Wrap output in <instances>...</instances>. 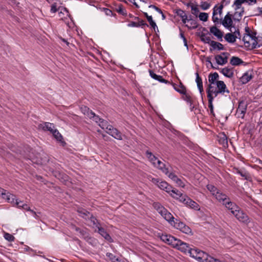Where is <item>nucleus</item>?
Masks as SVG:
<instances>
[{
	"label": "nucleus",
	"instance_id": "1",
	"mask_svg": "<svg viewBox=\"0 0 262 262\" xmlns=\"http://www.w3.org/2000/svg\"><path fill=\"white\" fill-rule=\"evenodd\" d=\"M207 95L214 98L220 96L230 97V91L223 81L219 80L217 73H211L208 75V84L206 89Z\"/></svg>",
	"mask_w": 262,
	"mask_h": 262
},
{
	"label": "nucleus",
	"instance_id": "2",
	"mask_svg": "<svg viewBox=\"0 0 262 262\" xmlns=\"http://www.w3.org/2000/svg\"><path fill=\"white\" fill-rule=\"evenodd\" d=\"M169 84H171L170 82ZM173 89L179 93L183 94V99L186 101L189 106V108L191 111H192L195 108L194 105H193L192 99L191 97L186 93V88L180 82L179 84L171 83Z\"/></svg>",
	"mask_w": 262,
	"mask_h": 262
},
{
	"label": "nucleus",
	"instance_id": "3",
	"mask_svg": "<svg viewBox=\"0 0 262 262\" xmlns=\"http://www.w3.org/2000/svg\"><path fill=\"white\" fill-rule=\"evenodd\" d=\"M246 33L245 34L243 40L246 47H251L252 48H256L259 47L258 45L257 38L256 37V33L255 32H251L246 29Z\"/></svg>",
	"mask_w": 262,
	"mask_h": 262
},
{
	"label": "nucleus",
	"instance_id": "4",
	"mask_svg": "<svg viewBox=\"0 0 262 262\" xmlns=\"http://www.w3.org/2000/svg\"><path fill=\"white\" fill-rule=\"evenodd\" d=\"M146 156L155 167L161 170L165 174H168V168L166 167V165L163 162L159 160L150 151H147L146 152Z\"/></svg>",
	"mask_w": 262,
	"mask_h": 262
},
{
	"label": "nucleus",
	"instance_id": "5",
	"mask_svg": "<svg viewBox=\"0 0 262 262\" xmlns=\"http://www.w3.org/2000/svg\"><path fill=\"white\" fill-rule=\"evenodd\" d=\"M224 2L223 0L220 5H216L213 8L212 20L215 25L221 24Z\"/></svg>",
	"mask_w": 262,
	"mask_h": 262
},
{
	"label": "nucleus",
	"instance_id": "6",
	"mask_svg": "<svg viewBox=\"0 0 262 262\" xmlns=\"http://www.w3.org/2000/svg\"><path fill=\"white\" fill-rule=\"evenodd\" d=\"M248 102L246 99H241L238 102V108L235 115L237 118L243 119L247 111Z\"/></svg>",
	"mask_w": 262,
	"mask_h": 262
},
{
	"label": "nucleus",
	"instance_id": "7",
	"mask_svg": "<svg viewBox=\"0 0 262 262\" xmlns=\"http://www.w3.org/2000/svg\"><path fill=\"white\" fill-rule=\"evenodd\" d=\"M201 179L202 183L201 184V186L203 187L204 186H206L207 189L211 193V194L214 196L217 192L220 191L215 186H214L212 184H208V180L206 178L202 176L200 174V177L198 174V180Z\"/></svg>",
	"mask_w": 262,
	"mask_h": 262
},
{
	"label": "nucleus",
	"instance_id": "8",
	"mask_svg": "<svg viewBox=\"0 0 262 262\" xmlns=\"http://www.w3.org/2000/svg\"><path fill=\"white\" fill-rule=\"evenodd\" d=\"M173 225H172L175 228L180 230L181 232L188 235H192V231L190 228L186 225L184 223L176 220V222H173Z\"/></svg>",
	"mask_w": 262,
	"mask_h": 262
},
{
	"label": "nucleus",
	"instance_id": "9",
	"mask_svg": "<svg viewBox=\"0 0 262 262\" xmlns=\"http://www.w3.org/2000/svg\"><path fill=\"white\" fill-rule=\"evenodd\" d=\"M160 238L163 242L171 246L173 248L176 245H177V243H178V239L170 234H162L161 235Z\"/></svg>",
	"mask_w": 262,
	"mask_h": 262
},
{
	"label": "nucleus",
	"instance_id": "10",
	"mask_svg": "<svg viewBox=\"0 0 262 262\" xmlns=\"http://www.w3.org/2000/svg\"><path fill=\"white\" fill-rule=\"evenodd\" d=\"M236 219L242 223L248 224L250 222L248 216L240 208L233 215Z\"/></svg>",
	"mask_w": 262,
	"mask_h": 262
},
{
	"label": "nucleus",
	"instance_id": "11",
	"mask_svg": "<svg viewBox=\"0 0 262 262\" xmlns=\"http://www.w3.org/2000/svg\"><path fill=\"white\" fill-rule=\"evenodd\" d=\"M80 236L84 238L89 244L93 246L97 245V241L96 238L90 236L86 231H80Z\"/></svg>",
	"mask_w": 262,
	"mask_h": 262
},
{
	"label": "nucleus",
	"instance_id": "12",
	"mask_svg": "<svg viewBox=\"0 0 262 262\" xmlns=\"http://www.w3.org/2000/svg\"><path fill=\"white\" fill-rule=\"evenodd\" d=\"M229 54L228 53H222L221 54L215 56L214 59L217 64L224 65L227 62V59Z\"/></svg>",
	"mask_w": 262,
	"mask_h": 262
},
{
	"label": "nucleus",
	"instance_id": "13",
	"mask_svg": "<svg viewBox=\"0 0 262 262\" xmlns=\"http://www.w3.org/2000/svg\"><path fill=\"white\" fill-rule=\"evenodd\" d=\"M186 6V9L196 17V2L195 0H190L188 2L185 4Z\"/></svg>",
	"mask_w": 262,
	"mask_h": 262
},
{
	"label": "nucleus",
	"instance_id": "14",
	"mask_svg": "<svg viewBox=\"0 0 262 262\" xmlns=\"http://www.w3.org/2000/svg\"><path fill=\"white\" fill-rule=\"evenodd\" d=\"M0 195L9 203H14L15 195L9 192L6 193V190L0 187Z\"/></svg>",
	"mask_w": 262,
	"mask_h": 262
},
{
	"label": "nucleus",
	"instance_id": "15",
	"mask_svg": "<svg viewBox=\"0 0 262 262\" xmlns=\"http://www.w3.org/2000/svg\"><path fill=\"white\" fill-rule=\"evenodd\" d=\"M170 179H171L176 184L181 187H184L185 183L181 179H179L177 176L172 172H169L168 171V174H166Z\"/></svg>",
	"mask_w": 262,
	"mask_h": 262
},
{
	"label": "nucleus",
	"instance_id": "16",
	"mask_svg": "<svg viewBox=\"0 0 262 262\" xmlns=\"http://www.w3.org/2000/svg\"><path fill=\"white\" fill-rule=\"evenodd\" d=\"M177 245L174 248L178 249L179 250L181 251L182 252L187 253V252L188 251L190 246L186 243H184L178 239V243H177Z\"/></svg>",
	"mask_w": 262,
	"mask_h": 262
},
{
	"label": "nucleus",
	"instance_id": "17",
	"mask_svg": "<svg viewBox=\"0 0 262 262\" xmlns=\"http://www.w3.org/2000/svg\"><path fill=\"white\" fill-rule=\"evenodd\" d=\"M96 228L98 229V232L107 241L112 242L113 239L110 234L107 233L106 230L100 226L96 225Z\"/></svg>",
	"mask_w": 262,
	"mask_h": 262
},
{
	"label": "nucleus",
	"instance_id": "18",
	"mask_svg": "<svg viewBox=\"0 0 262 262\" xmlns=\"http://www.w3.org/2000/svg\"><path fill=\"white\" fill-rule=\"evenodd\" d=\"M232 23L231 15H230L229 12L225 16L223 19L222 18L221 24L226 28L231 27Z\"/></svg>",
	"mask_w": 262,
	"mask_h": 262
},
{
	"label": "nucleus",
	"instance_id": "19",
	"mask_svg": "<svg viewBox=\"0 0 262 262\" xmlns=\"http://www.w3.org/2000/svg\"><path fill=\"white\" fill-rule=\"evenodd\" d=\"M211 256L203 251L198 250V261L208 262Z\"/></svg>",
	"mask_w": 262,
	"mask_h": 262
},
{
	"label": "nucleus",
	"instance_id": "20",
	"mask_svg": "<svg viewBox=\"0 0 262 262\" xmlns=\"http://www.w3.org/2000/svg\"><path fill=\"white\" fill-rule=\"evenodd\" d=\"M216 199L223 205L225 204L226 201H229V198L225 194L219 191L214 196Z\"/></svg>",
	"mask_w": 262,
	"mask_h": 262
},
{
	"label": "nucleus",
	"instance_id": "21",
	"mask_svg": "<svg viewBox=\"0 0 262 262\" xmlns=\"http://www.w3.org/2000/svg\"><path fill=\"white\" fill-rule=\"evenodd\" d=\"M157 185L160 189L165 191L168 193H170V191H171L172 187L164 181L160 179V181Z\"/></svg>",
	"mask_w": 262,
	"mask_h": 262
},
{
	"label": "nucleus",
	"instance_id": "22",
	"mask_svg": "<svg viewBox=\"0 0 262 262\" xmlns=\"http://www.w3.org/2000/svg\"><path fill=\"white\" fill-rule=\"evenodd\" d=\"M39 127L42 128L44 130H48L52 133L55 129L54 124L50 122H44L39 125Z\"/></svg>",
	"mask_w": 262,
	"mask_h": 262
},
{
	"label": "nucleus",
	"instance_id": "23",
	"mask_svg": "<svg viewBox=\"0 0 262 262\" xmlns=\"http://www.w3.org/2000/svg\"><path fill=\"white\" fill-rule=\"evenodd\" d=\"M106 132L116 139H122L121 133L116 128H114L113 126L110 128V130H108V131H106Z\"/></svg>",
	"mask_w": 262,
	"mask_h": 262
},
{
	"label": "nucleus",
	"instance_id": "24",
	"mask_svg": "<svg viewBox=\"0 0 262 262\" xmlns=\"http://www.w3.org/2000/svg\"><path fill=\"white\" fill-rule=\"evenodd\" d=\"M210 32L213 35L215 36L219 39L222 40L223 32L219 29L216 27H211L210 28Z\"/></svg>",
	"mask_w": 262,
	"mask_h": 262
},
{
	"label": "nucleus",
	"instance_id": "25",
	"mask_svg": "<svg viewBox=\"0 0 262 262\" xmlns=\"http://www.w3.org/2000/svg\"><path fill=\"white\" fill-rule=\"evenodd\" d=\"M220 72L225 77L230 78H232L234 75L233 68L228 67L222 69Z\"/></svg>",
	"mask_w": 262,
	"mask_h": 262
},
{
	"label": "nucleus",
	"instance_id": "26",
	"mask_svg": "<svg viewBox=\"0 0 262 262\" xmlns=\"http://www.w3.org/2000/svg\"><path fill=\"white\" fill-rule=\"evenodd\" d=\"M149 75L151 76V78H152L153 79H154L156 80H158V81H159L160 82L165 83L166 84L170 83L169 81L163 78L162 76L157 75L152 70H149Z\"/></svg>",
	"mask_w": 262,
	"mask_h": 262
},
{
	"label": "nucleus",
	"instance_id": "27",
	"mask_svg": "<svg viewBox=\"0 0 262 262\" xmlns=\"http://www.w3.org/2000/svg\"><path fill=\"white\" fill-rule=\"evenodd\" d=\"M189 17L184 21V24L190 29H195L196 28V21L193 19L190 16Z\"/></svg>",
	"mask_w": 262,
	"mask_h": 262
},
{
	"label": "nucleus",
	"instance_id": "28",
	"mask_svg": "<svg viewBox=\"0 0 262 262\" xmlns=\"http://www.w3.org/2000/svg\"><path fill=\"white\" fill-rule=\"evenodd\" d=\"M167 221L169 222L170 224L172 226L173 225V222H176L174 221V217L169 212L167 209H166L164 211V213H162L161 214Z\"/></svg>",
	"mask_w": 262,
	"mask_h": 262
},
{
	"label": "nucleus",
	"instance_id": "29",
	"mask_svg": "<svg viewBox=\"0 0 262 262\" xmlns=\"http://www.w3.org/2000/svg\"><path fill=\"white\" fill-rule=\"evenodd\" d=\"M252 78V75L251 72H247L243 74L240 78V81L243 84L248 83Z\"/></svg>",
	"mask_w": 262,
	"mask_h": 262
},
{
	"label": "nucleus",
	"instance_id": "30",
	"mask_svg": "<svg viewBox=\"0 0 262 262\" xmlns=\"http://www.w3.org/2000/svg\"><path fill=\"white\" fill-rule=\"evenodd\" d=\"M13 204L16 205L18 208H23L24 210L29 211L30 212L31 209L30 207L27 204H23L22 205H20V204H23V202L21 201H19L17 199L15 198L14 203H12Z\"/></svg>",
	"mask_w": 262,
	"mask_h": 262
},
{
	"label": "nucleus",
	"instance_id": "31",
	"mask_svg": "<svg viewBox=\"0 0 262 262\" xmlns=\"http://www.w3.org/2000/svg\"><path fill=\"white\" fill-rule=\"evenodd\" d=\"M237 37V36L235 34H232L231 33H227L224 37L225 40L230 43H233L235 42Z\"/></svg>",
	"mask_w": 262,
	"mask_h": 262
},
{
	"label": "nucleus",
	"instance_id": "32",
	"mask_svg": "<svg viewBox=\"0 0 262 262\" xmlns=\"http://www.w3.org/2000/svg\"><path fill=\"white\" fill-rule=\"evenodd\" d=\"M168 193L171 196L176 200H178L180 197H181V195L182 194L181 192L175 188H173L172 187L171 188V191H170V193Z\"/></svg>",
	"mask_w": 262,
	"mask_h": 262
},
{
	"label": "nucleus",
	"instance_id": "33",
	"mask_svg": "<svg viewBox=\"0 0 262 262\" xmlns=\"http://www.w3.org/2000/svg\"><path fill=\"white\" fill-rule=\"evenodd\" d=\"M219 141L220 144L222 145L224 147H228V140L225 134H222L220 135Z\"/></svg>",
	"mask_w": 262,
	"mask_h": 262
},
{
	"label": "nucleus",
	"instance_id": "34",
	"mask_svg": "<svg viewBox=\"0 0 262 262\" xmlns=\"http://www.w3.org/2000/svg\"><path fill=\"white\" fill-rule=\"evenodd\" d=\"M153 206L161 214L164 213V211L166 210V209L159 203H154Z\"/></svg>",
	"mask_w": 262,
	"mask_h": 262
},
{
	"label": "nucleus",
	"instance_id": "35",
	"mask_svg": "<svg viewBox=\"0 0 262 262\" xmlns=\"http://www.w3.org/2000/svg\"><path fill=\"white\" fill-rule=\"evenodd\" d=\"M177 15L182 18V20L184 23L185 20L188 18L185 11L181 9H179L176 12Z\"/></svg>",
	"mask_w": 262,
	"mask_h": 262
},
{
	"label": "nucleus",
	"instance_id": "36",
	"mask_svg": "<svg viewBox=\"0 0 262 262\" xmlns=\"http://www.w3.org/2000/svg\"><path fill=\"white\" fill-rule=\"evenodd\" d=\"M243 62L242 59L237 57L233 56L230 60V63L233 66H238Z\"/></svg>",
	"mask_w": 262,
	"mask_h": 262
},
{
	"label": "nucleus",
	"instance_id": "37",
	"mask_svg": "<svg viewBox=\"0 0 262 262\" xmlns=\"http://www.w3.org/2000/svg\"><path fill=\"white\" fill-rule=\"evenodd\" d=\"M99 125L102 129H106L107 130V131H108V130H110V128L112 126V125L109 124L106 121H105L103 119H102V120L99 123Z\"/></svg>",
	"mask_w": 262,
	"mask_h": 262
},
{
	"label": "nucleus",
	"instance_id": "38",
	"mask_svg": "<svg viewBox=\"0 0 262 262\" xmlns=\"http://www.w3.org/2000/svg\"><path fill=\"white\" fill-rule=\"evenodd\" d=\"M81 110L83 114L87 116L88 117L92 116V115H93V111L86 106H82Z\"/></svg>",
	"mask_w": 262,
	"mask_h": 262
},
{
	"label": "nucleus",
	"instance_id": "39",
	"mask_svg": "<svg viewBox=\"0 0 262 262\" xmlns=\"http://www.w3.org/2000/svg\"><path fill=\"white\" fill-rule=\"evenodd\" d=\"M52 134L58 141L63 142L62 136L57 129H55Z\"/></svg>",
	"mask_w": 262,
	"mask_h": 262
},
{
	"label": "nucleus",
	"instance_id": "40",
	"mask_svg": "<svg viewBox=\"0 0 262 262\" xmlns=\"http://www.w3.org/2000/svg\"><path fill=\"white\" fill-rule=\"evenodd\" d=\"M209 45L213 48V49H223V46L221 43L214 41H211L209 42Z\"/></svg>",
	"mask_w": 262,
	"mask_h": 262
},
{
	"label": "nucleus",
	"instance_id": "41",
	"mask_svg": "<svg viewBox=\"0 0 262 262\" xmlns=\"http://www.w3.org/2000/svg\"><path fill=\"white\" fill-rule=\"evenodd\" d=\"M78 212L79 213V215L81 216L83 218L86 219L89 218L90 213L89 212L87 211L86 210L84 209H80L78 210Z\"/></svg>",
	"mask_w": 262,
	"mask_h": 262
},
{
	"label": "nucleus",
	"instance_id": "42",
	"mask_svg": "<svg viewBox=\"0 0 262 262\" xmlns=\"http://www.w3.org/2000/svg\"><path fill=\"white\" fill-rule=\"evenodd\" d=\"M198 16L200 20L205 22L208 20L209 15L207 13L200 12Z\"/></svg>",
	"mask_w": 262,
	"mask_h": 262
},
{
	"label": "nucleus",
	"instance_id": "43",
	"mask_svg": "<svg viewBox=\"0 0 262 262\" xmlns=\"http://www.w3.org/2000/svg\"><path fill=\"white\" fill-rule=\"evenodd\" d=\"M116 11L118 13L123 16L127 15L126 11L122 5L118 6V7L116 8Z\"/></svg>",
	"mask_w": 262,
	"mask_h": 262
},
{
	"label": "nucleus",
	"instance_id": "44",
	"mask_svg": "<svg viewBox=\"0 0 262 262\" xmlns=\"http://www.w3.org/2000/svg\"><path fill=\"white\" fill-rule=\"evenodd\" d=\"M187 253L191 257L196 259V249L190 247Z\"/></svg>",
	"mask_w": 262,
	"mask_h": 262
},
{
	"label": "nucleus",
	"instance_id": "45",
	"mask_svg": "<svg viewBox=\"0 0 262 262\" xmlns=\"http://www.w3.org/2000/svg\"><path fill=\"white\" fill-rule=\"evenodd\" d=\"M106 255L112 262H119L120 260V259L111 253L107 252Z\"/></svg>",
	"mask_w": 262,
	"mask_h": 262
},
{
	"label": "nucleus",
	"instance_id": "46",
	"mask_svg": "<svg viewBox=\"0 0 262 262\" xmlns=\"http://www.w3.org/2000/svg\"><path fill=\"white\" fill-rule=\"evenodd\" d=\"M147 20L149 22V25L154 29L155 31H156V29L158 30V27L156 23L153 20L151 16L150 17H147Z\"/></svg>",
	"mask_w": 262,
	"mask_h": 262
},
{
	"label": "nucleus",
	"instance_id": "47",
	"mask_svg": "<svg viewBox=\"0 0 262 262\" xmlns=\"http://www.w3.org/2000/svg\"><path fill=\"white\" fill-rule=\"evenodd\" d=\"M223 205L229 210L232 208V207H236V204L231 202L230 198L229 199V201H226Z\"/></svg>",
	"mask_w": 262,
	"mask_h": 262
},
{
	"label": "nucleus",
	"instance_id": "48",
	"mask_svg": "<svg viewBox=\"0 0 262 262\" xmlns=\"http://www.w3.org/2000/svg\"><path fill=\"white\" fill-rule=\"evenodd\" d=\"M208 99V107L210 108L211 113H213V101L215 98L212 97L211 96L207 95Z\"/></svg>",
	"mask_w": 262,
	"mask_h": 262
},
{
	"label": "nucleus",
	"instance_id": "49",
	"mask_svg": "<svg viewBox=\"0 0 262 262\" xmlns=\"http://www.w3.org/2000/svg\"><path fill=\"white\" fill-rule=\"evenodd\" d=\"M186 201L187 202L185 203V205H186L187 206H189L191 208H194L196 204V203L194 201H192L189 198L186 199Z\"/></svg>",
	"mask_w": 262,
	"mask_h": 262
},
{
	"label": "nucleus",
	"instance_id": "50",
	"mask_svg": "<svg viewBox=\"0 0 262 262\" xmlns=\"http://www.w3.org/2000/svg\"><path fill=\"white\" fill-rule=\"evenodd\" d=\"M211 5L210 3L208 2H201L200 5V7L203 10H206L209 9Z\"/></svg>",
	"mask_w": 262,
	"mask_h": 262
},
{
	"label": "nucleus",
	"instance_id": "51",
	"mask_svg": "<svg viewBox=\"0 0 262 262\" xmlns=\"http://www.w3.org/2000/svg\"><path fill=\"white\" fill-rule=\"evenodd\" d=\"M198 88L199 89L200 93L203 91V82L201 78L198 74Z\"/></svg>",
	"mask_w": 262,
	"mask_h": 262
},
{
	"label": "nucleus",
	"instance_id": "52",
	"mask_svg": "<svg viewBox=\"0 0 262 262\" xmlns=\"http://www.w3.org/2000/svg\"><path fill=\"white\" fill-rule=\"evenodd\" d=\"M147 179L155 185H158V183L160 181L159 179L153 178L150 175L147 176Z\"/></svg>",
	"mask_w": 262,
	"mask_h": 262
},
{
	"label": "nucleus",
	"instance_id": "53",
	"mask_svg": "<svg viewBox=\"0 0 262 262\" xmlns=\"http://www.w3.org/2000/svg\"><path fill=\"white\" fill-rule=\"evenodd\" d=\"M92 116H90L89 118L93 119V121H95L96 123H100V121L102 120L101 118H99V117L97 115H96L93 112V115Z\"/></svg>",
	"mask_w": 262,
	"mask_h": 262
},
{
	"label": "nucleus",
	"instance_id": "54",
	"mask_svg": "<svg viewBox=\"0 0 262 262\" xmlns=\"http://www.w3.org/2000/svg\"><path fill=\"white\" fill-rule=\"evenodd\" d=\"M90 220L93 225L95 226L96 228V225L100 226L99 224L98 223L97 220L92 215H90Z\"/></svg>",
	"mask_w": 262,
	"mask_h": 262
},
{
	"label": "nucleus",
	"instance_id": "55",
	"mask_svg": "<svg viewBox=\"0 0 262 262\" xmlns=\"http://www.w3.org/2000/svg\"><path fill=\"white\" fill-rule=\"evenodd\" d=\"M135 19H137L138 20V24L139 27H143L144 26L148 27V25L143 20H140L139 18L138 17H135Z\"/></svg>",
	"mask_w": 262,
	"mask_h": 262
},
{
	"label": "nucleus",
	"instance_id": "56",
	"mask_svg": "<svg viewBox=\"0 0 262 262\" xmlns=\"http://www.w3.org/2000/svg\"><path fill=\"white\" fill-rule=\"evenodd\" d=\"M4 237L6 240L9 242H12L14 240V237L8 233H5Z\"/></svg>",
	"mask_w": 262,
	"mask_h": 262
},
{
	"label": "nucleus",
	"instance_id": "57",
	"mask_svg": "<svg viewBox=\"0 0 262 262\" xmlns=\"http://www.w3.org/2000/svg\"><path fill=\"white\" fill-rule=\"evenodd\" d=\"M188 197L186 196L185 194H182L181 197H180L177 200H178L180 202L183 203L184 204L187 202L186 199H188Z\"/></svg>",
	"mask_w": 262,
	"mask_h": 262
},
{
	"label": "nucleus",
	"instance_id": "58",
	"mask_svg": "<svg viewBox=\"0 0 262 262\" xmlns=\"http://www.w3.org/2000/svg\"><path fill=\"white\" fill-rule=\"evenodd\" d=\"M243 13L244 12H241V10H236L234 14V16L238 19H239L242 16Z\"/></svg>",
	"mask_w": 262,
	"mask_h": 262
},
{
	"label": "nucleus",
	"instance_id": "59",
	"mask_svg": "<svg viewBox=\"0 0 262 262\" xmlns=\"http://www.w3.org/2000/svg\"><path fill=\"white\" fill-rule=\"evenodd\" d=\"M237 173L240 174L242 177H244L245 178H246L248 176L247 173L245 171L242 170L237 169Z\"/></svg>",
	"mask_w": 262,
	"mask_h": 262
},
{
	"label": "nucleus",
	"instance_id": "60",
	"mask_svg": "<svg viewBox=\"0 0 262 262\" xmlns=\"http://www.w3.org/2000/svg\"><path fill=\"white\" fill-rule=\"evenodd\" d=\"M240 209V207L239 206H238L236 204V207H232V208L230 209V211L231 212V213L234 215V212H236L237 211V210L238 209Z\"/></svg>",
	"mask_w": 262,
	"mask_h": 262
},
{
	"label": "nucleus",
	"instance_id": "61",
	"mask_svg": "<svg viewBox=\"0 0 262 262\" xmlns=\"http://www.w3.org/2000/svg\"><path fill=\"white\" fill-rule=\"evenodd\" d=\"M234 6L235 7L234 9L235 10H241V12H244V8H243L242 6L238 5L237 4L234 3Z\"/></svg>",
	"mask_w": 262,
	"mask_h": 262
},
{
	"label": "nucleus",
	"instance_id": "62",
	"mask_svg": "<svg viewBox=\"0 0 262 262\" xmlns=\"http://www.w3.org/2000/svg\"><path fill=\"white\" fill-rule=\"evenodd\" d=\"M103 11L106 15L111 16L113 15L112 11L109 9L104 8Z\"/></svg>",
	"mask_w": 262,
	"mask_h": 262
},
{
	"label": "nucleus",
	"instance_id": "63",
	"mask_svg": "<svg viewBox=\"0 0 262 262\" xmlns=\"http://www.w3.org/2000/svg\"><path fill=\"white\" fill-rule=\"evenodd\" d=\"M61 40L62 42L67 45V47L64 46V47H69L70 48H72V46H73L72 43H70L67 40H66L65 39H61Z\"/></svg>",
	"mask_w": 262,
	"mask_h": 262
},
{
	"label": "nucleus",
	"instance_id": "64",
	"mask_svg": "<svg viewBox=\"0 0 262 262\" xmlns=\"http://www.w3.org/2000/svg\"><path fill=\"white\" fill-rule=\"evenodd\" d=\"M51 11L53 13H55L57 11V6L56 4H53L51 6Z\"/></svg>",
	"mask_w": 262,
	"mask_h": 262
}]
</instances>
